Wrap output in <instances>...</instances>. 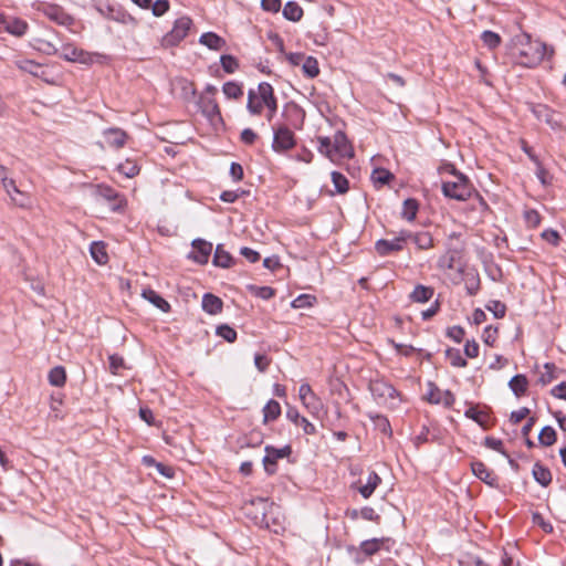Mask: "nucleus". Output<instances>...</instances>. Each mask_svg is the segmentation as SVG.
<instances>
[{
  "mask_svg": "<svg viewBox=\"0 0 566 566\" xmlns=\"http://www.w3.org/2000/svg\"><path fill=\"white\" fill-rule=\"evenodd\" d=\"M547 54L546 44L531 40L527 34H518L513 39L512 55L523 66H536Z\"/></svg>",
  "mask_w": 566,
  "mask_h": 566,
  "instance_id": "f257e3e1",
  "label": "nucleus"
},
{
  "mask_svg": "<svg viewBox=\"0 0 566 566\" xmlns=\"http://www.w3.org/2000/svg\"><path fill=\"white\" fill-rule=\"evenodd\" d=\"M441 174L447 175L442 181V192L447 198L464 201L472 197L474 189L470 180L452 165H444Z\"/></svg>",
  "mask_w": 566,
  "mask_h": 566,
  "instance_id": "f03ea898",
  "label": "nucleus"
},
{
  "mask_svg": "<svg viewBox=\"0 0 566 566\" xmlns=\"http://www.w3.org/2000/svg\"><path fill=\"white\" fill-rule=\"evenodd\" d=\"M317 142L318 151L333 163L354 156L353 147L343 132H336L333 137L319 136Z\"/></svg>",
  "mask_w": 566,
  "mask_h": 566,
  "instance_id": "7ed1b4c3",
  "label": "nucleus"
},
{
  "mask_svg": "<svg viewBox=\"0 0 566 566\" xmlns=\"http://www.w3.org/2000/svg\"><path fill=\"white\" fill-rule=\"evenodd\" d=\"M265 106L274 108V91L271 84L262 82L256 88L249 90L247 108L251 115H260Z\"/></svg>",
  "mask_w": 566,
  "mask_h": 566,
  "instance_id": "20e7f679",
  "label": "nucleus"
},
{
  "mask_svg": "<svg viewBox=\"0 0 566 566\" xmlns=\"http://www.w3.org/2000/svg\"><path fill=\"white\" fill-rule=\"evenodd\" d=\"M264 451L265 455L262 459V464L265 473L269 476L276 474L279 460L287 459L290 463L296 462V460L292 458L293 448L291 444H285L282 448H276L272 444H266Z\"/></svg>",
  "mask_w": 566,
  "mask_h": 566,
  "instance_id": "39448f33",
  "label": "nucleus"
},
{
  "mask_svg": "<svg viewBox=\"0 0 566 566\" xmlns=\"http://www.w3.org/2000/svg\"><path fill=\"white\" fill-rule=\"evenodd\" d=\"M368 389L377 403H387L388 400L400 398L401 394L390 382L384 378L371 379Z\"/></svg>",
  "mask_w": 566,
  "mask_h": 566,
  "instance_id": "423d86ee",
  "label": "nucleus"
},
{
  "mask_svg": "<svg viewBox=\"0 0 566 566\" xmlns=\"http://www.w3.org/2000/svg\"><path fill=\"white\" fill-rule=\"evenodd\" d=\"M412 235V231L400 230L399 235L392 240L379 239L375 243V250L380 256H387L395 252L402 251L405 243Z\"/></svg>",
  "mask_w": 566,
  "mask_h": 566,
  "instance_id": "0eeeda50",
  "label": "nucleus"
},
{
  "mask_svg": "<svg viewBox=\"0 0 566 566\" xmlns=\"http://www.w3.org/2000/svg\"><path fill=\"white\" fill-rule=\"evenodd\" d=\"M458 273L460 277L453 283L459 284L460 281H464L467 294L475 296L481 289V279L478 270L475 268H468L465 264H460V266H458Z\"/></svg>",
  "mask_w": 566,
  "mask_h": 566,
  "instance_id": "6e6552de",
  "label": "nucleus"
},
{
  "mask_svg": "<svg viewBox=\"0 0 566 566\" xmlns=\"http://www.w3.org/2000/svg\"><path fill=\"white\" fill-rule=\"evenodd\" d=\"M197 105L201 114L209 120L210 124L218 125L222 123L220 107L216 97L209 95H199Z\"/></svg>",
  "mask_w": 566,
  "mask_h": 566,
  "instance_id": "1a4fd4ad",
  "label": "nucleus"
},
{
  "mask_svg": "<svg viewBox=\"0 0 566 566\" xmlns=\"http://www.w3.org/2000/svg\"><path fill=\"white\" fill-rule=\"evenodd\" d=\"M294 133L286 126L273 128L272 149L276 153H285L295 146Z\"/></svg>",
  "mask_w": 566,
  "mask_h": 566,
  "instance_id": "9d476101",
  "label": "nucleus"
},
{
  "mask_svg": "<svg viewBox=\"0 0 566 566\" xmlns=\"http://www.w3.org/2000/svg\"><path fill=\"white\" fill-rule=\"evenodd\" d=\"M191 247L192 250L187 254V259L200 265L207 264L212 252V243L205 239L196 238L192 240Z\"/></svg>",
  "mask_w": 566,
  "mask_h": 566,
  "instance_id": "9b49d317",
  "label": "nucleus"
},
{
  "mask_svg": "<svg viewBox=\"0 0 566 566\" xmlns=\"http://www.w3.org/2000/svg\"><path fill=\"white\" fill-rule=\"evenodd\" d=\"M492 409L489 406H483V410L479 409V405H470L464 411V417L473 420L483 430H490L494 426V420L491 419Z\"/></svg>",
  "mask_w": 566,
  "mask_h": 566,
  "instance_id": "f8f14e48",
  "label": "nucleus"
},
{
  "mask_svg": "<svg viewBox=\"0 0 566 566\" xmlns=\"http://www.w3.org/2000/svg\"><path fill=\"white\" fill-rule=\"evenodd\" d=\"M478 255L488 276L494 282L502 281L503 271L502 268L494 262L493 253L485 248H481L478 250Z\"/></svg>",
  "mask_w": 566,
  "mask_h": 566,
  "instance_id": "ddd939ff",
  "label": "nucleus"
},
{
  "mask_svg": "<svg viewBox=\"0 0 566 566\" xmlns=\"http://www.w3.org/2000/svg\"><path fill=\"white\" fill-rule=\"evenodd\" d=\"M191 25L192 21L188 17L177 19L174 23L172 30L165 36L166 44L176 45L179 43L187 36Z\"/></svg>",
  "mask_w": 566,
  "mask_h": 566,
  "instance_id": "4468645a",
  "label": "nucleus"
},
{
  "mask_svg": "<svg viewBox=\"0 0 566 566\" xmlns=\"http://www.w3.org/2000/svg\"><path fill=\"white\" fill-rule=\"evenodd\" d=\"M252 503H258L261 506V517L260 521L258 522L261 527L270 528L271 524H280L279 518L272 516L274 514V511L280 509L277 505H275L273 502H270L268 499L264 497H258Z\"/></svg>",
  "mask_w": 566,
  "mask_h": 566,
  "instance_id": "2eb2a0df",
  "label": "nucleus"
},
{
  "mask_svg": "<svg viewBox=\"0 0 566 566\" xmlns=\"http://www.w3.org/2000/svg\"><path fill=\"white\" fill-rule=\"evenodd\" d=\"M470 467L475 478L481 480L490 488H499V478L481 460L472 461Z\"/></svg>",
  "mask_w": 566,
  "mask_h": 566,
  "instance_id": "dca6fc26",
  "label": "nucleus"
},
{
  "mask_svg": "<svg viewBox=\"0 0 566 566\" xmlns=\"http://www.w3.org/2000/svg\"><path fill=\"white\" fill-rule=\"evenodd\" d=\"M387 541H389V538L386 537H374L370 539L363 541L359 545L358 554L355 557V562L363 563L366 557H371L376 555L380 551L381 545Z\"/></svg>",
  "mask_w": 566,
  "mask_h": 566,
  "instance_id": "f3484780",
  "label": "nucleus"
},
{
  "mask_svg": "<svg viewBox=\"0 0 566 566\" xmlns=\"http://www.w3.org/2000/svg\"><path fill=\"white\" fill-rule=\"evenodd\" d=\"M463 259V249L462 248H449L446 254L441 255L438 260V266L441 269H458L460 264H464L462 262Z\"/></svg>",
  "mask_w": 566,
  "mask_h": 566,
  "instance_id": "a211bd4d",
  "label": "nucleus"
},
{
  "mask_svg": "<svg viewBox=\"0 0 566 566\" xmlns=\"http://www.w3.org/2000/svg\"><path fill=\"white\" fill-rule=\"evenodd\" d=\"M62 56L64 60L70 62H78L82 64H92L94 62L95 54L83 51L82 49L73 45H65L63 48Z\"/></svg>",
  "mask_w": 566,
  "mask_h": 566,
  "instance_id": "6ab92c4d",
  "label": "nucleus"
},
{
  "mask_svg": "<svg viewBox=\"0 0 566 566\" xmlns=\"http://www.w3.org/2000/svg\"><path fill=\"white\" fill-rule=\"evenodd\" d=\"M286 418L295 426H301L304 434L313 436L316 433V427L305 417L301 416L296 407L287 403Z\"/></svg>",
  "mask_w": 566,
  "mask_h": 566,
  "instance_id": "aec40b11",
  "label": "nucleus"
},
{
  "mask_svg": "<svg viewBox=\"0 0 566 566\" xmlns=\"http://www.w3.org/2000/svg\"><path fill=\"white\" fill-rule=\"evenodd\" d=\"M0 28L15 36H22L27 32L28 24L18 18L0 15Z\"/></svg>",
  "mask_w": 566,
  "mask_h": 566,
  "instance_id": "412c9836",
  "label": "nucleus"
},
{
  "mask_svg": "<svg viewBox=\"0 0 566 566\" xmlns=\"http://www.w3.org/2000/svg\"><path fill=\"white\" fill-rule=\"evenodd\" d=\"M97 195L111 202L112 210L125 209L127 206L126 200L108 186H98Z\"/></svg>",
  "mask_w": 566,
  "mask_h": 566,
  "instance_id": "4be33fe9",
  "label": "nucleus"
},
{
  "mask_svg": "<svg viewBox=\"0 0 566 566\" xmlns=\"http://www.w3.org/2000/svg\"><path fill=\"white\" fill-rule=\"evenodd\" d=\"M237 259L228 251L224 250L223 244H217L212 258V264L221 269H230L235 265Z\"/></svg>",
  "mask_w": 566,
  "mask_h": 566,
  "instance_id": "5701e85b",
  "label": "nucleus"
},
{
  "mask_svg": "<svg viewBox=\"0 0 566 566\" xmlns=\"http://www.w3.org/2000/svg\"><path fill=\"white\" fill-rule=\"evenodd\" d=\"M105 144L108 147L119 149L127 140V134L120 128H108L103 132Z\"/></svg>",
  "mask_w": 566,
  "mask_h": 566,
  "instance_id": "b1692460",
  "label": "nucleus"
},
{
  "mask_svg": "<svg viewBox=\"0 0 566 566\" xmlns=\"http://www.w3.org/2000/svg\"><path fill=\"white\" fill-rule=\"evenodd\" d=\"M142 296L163 313H169L171 311L169 302L151 287L144 289Z\"/></svg>",
  "mask_w": 566,
  "mask_h": 566,
  "instance_id": "393cba45",
  "label": "nucleus"
},
{
  "mask_svg": "<svg viewBox=\"0 0 566 566\" xmlns=\"http://www.w3.org/2000/svg\"><path fill=\"white\" fill-rule=\"evenodd\" d=\"M532 476L542 488H547L553 480L551 470L541 461H536L532 468Z\"/></svg>",
  "mask_w": 566,
  "mask_h": 566,
  "instance_id": "a878e982",
  "label": "nucleus"
},
{
  "mask_svg": "<svg viewBox=\"0 0 566 566\" xmlns=\"http://www.w3.org/2000/svg\"><path fill=\"white\" fill-rule=\"evenodd\" d=\"M202 310L209 315H217L222 312L223 301L213 293H205L201 302Z\"/></svg>",
  "mask_w": 566,
  "mask_h": 566,
  "instance_id": "bb28decb",
  "label": "nucleus"
},
{
  "mask_svg": "<svg viewBox=\"0 0 566 566\" xmlns=\"http://www.w3.org/2000/svg\"><path fill=\"white\" fill-rule=\"evenodd\" d=\"M262 413H263V420H262L263 424H268L270 422L277 420L282 413V408H281L280 402L276 401L275 399L268 400V402L264 405V407L262 409Z\"/></svg>",
  "mask_w": 566,
  "mask_h": 566,
  "instance_id": "cd10ccee",
  "label": "nucleus"
},
{
  "mask_svg": "<svg viewBox=\"0 0 566 566\" xmlns=\"http://www.w3.org/2000/svg\"><path fill=\"white\" fill-rule=\"evenodd\" d=\"M528 379L524 374L514 375L509 381V388L512 392L517 397H523L526 395L528 389Z\"/></svg>",
  "mask_w": 566,
  "mask_h": 566,
  "instance_id": "c85d7f7f",
  "label": "nucleus"
},
{
  "mask_svg": "<svg viewBox=\"0 0 566 566\" xmlns=\"http://www.w3.org/2000/svg\"><path fill=\"white\" fill-rule=\"evenodd\" d=\"M532 112L538 120L545 122L552 127H555L558 124L557 119L555 118L556 114L546 105H534L532 106Z\"/></svg>",
  "mask_w": 566,
  "mask_h": 566,
  "instance_id": "c756f323",
  "label": "nucleus"
},
{
  "mask_svg": "<svg viewBox=\"0 0 566 566\" xmlns=\"http://www.w3.org/2000/svg\"><path fill=\"white\" fill-rule=\"evenodd\" d=\"M90 253L92 259L99 265L108 262L106 244L103 241H93L90 245Z\"/></svg>",
  "mask_w": 566,
  "mask_h": 566,
  "instance_id": "7c9ffc66",
  "label": "nucleus"
},
{
  "mask_svg": "<svg viewBox=\"0 0 566 566\" xmlns=\"http://www.w3.org/2000/svg\"><path fill=\"white\" fill-rule=\"evenodd\" d=\"M434 293V289L431 286L417 284L410 294V300L415 303H427L429 302Z\"/></svg>",
  "mask_w": 566,
  "mask_h": 566,
  "instance_id": "2f4dec72",
  "label": "nucleus"
},
{
  "mask_svg": "<svg viewBox=\"0 0 566 566\" xmlns=\"http://www.w3.org/2000/svg\"><path fill=\"white\" fill-rule=\"evenodd\" d=\"M67 374L65 367L59 365L50 369L48 375L49 384L53 387H64L66 384Z\"/></svg>",
  "mask_w": 566,
  "mask_h": 566,
  "instance_id": "473e14b6",
  "label": "nucleus"
},
{
  "mask_svg": "<svg viewBox=\"0 0 566 566\" xmlns=\"http://www.w3.org/2000/svg\"><path fill=\"white\" fill-rule=\"evenodd\" d=\"M367 417L374 422L375 428L381 433L388 437L392 436L391 424L385 415L367 412Z\"/></svg>",
  "mask_w": 566,
  "mask_h": 566,
  "instance_id": "72a5a7b5",
  "label": "nucleus"
},
{
  "mask_svg": "<svg viewBox=\"0 0 566 566\" xmlns=\"http://www.w3.org/2000/svg\"><path fill=\"white\" fill-rule=\"evenodd\" d=\"M199 42L202 45H206L207 48L216 51L222 50L226 46V41L213 32L203 33L200 36Z\"/></svg>",
  "mask_w": 566,
  "mask_h": 566,
  "instance_id": "f704fd0d",
  "label": "nucleus"
},
{
  "mask_svg": "<svg viewBox=\"0 0 566 566\" xmlns=\"http://www.w3.org/2000/svg\"><path fill=\"white\" fill-rule=\"evenodd\" d=\"M298 394H300V398L303 401V403L305 405V407H307V408L313 407L314 409L317 408L316 405L319 403V400L317 399V397L315 396V394L313 392V390L308 384H302L300 386Z\"/></svg>",
  "mask_w": 566,
  "mask_h": 566,
  "instance_id": "c9c22d12",
  "label": "nucleus"
},
{
  "mask_svg": "<svg viewBox=\"0 0 566 566\" xmlns=\"http://www.w3.org/2000/svg\"><path fill=\"white\" fill-rule=\"evenodd\" d=\"M370 179L375 187H382L394 179V175L384 168L374 169Z\"/></svg>",
  "mask_w": 566,
  "mask_h": 566,
  "instance_id": "e433bc0d",
  "label": "nucleus"
},
{
  "mask_svg": "<svg viewBox=\"0 0 566 566\" xmlns=\"http://www.w3.org/2000/svg\"><path fill=\"white\" fill-rule=\"evenodd\" d=\"M444 354L453 367L464 368L468 366V360L465 357L462 356L460 349L448 347Z\"/></svg>",
  "mask_w": 566,
  "mask_h": 566,
  "instance_id": "4c0bfd02",
  "label": "nucleus"
},
{
  "mask_svg": "<svg viewBox=\"0 0 566 566\" xmlns=\"http://www.w3.org/2000/svg\"><path fill=\"white\" fill-rule=\"evenodd\" d=\"M247 290L254 296L262 300H270L275 296L276 290L271 286H258L254 284H248Z\"/></svg>",
  "mask_w": 566,
  "mask_h": 566,
  "instance_id": "58836bf2",
  "label": "nucleus"
},
{
  "mask_svg": "<svg viewBox=\"0 0 566 566\" xmlns=\"http://www.w3.org/2000/svg\"><path fill=\"white\" fill-rule=\"evenodd\" d=\"M557 440V432L552 426H545L542 428L538 434V442L543 447H551Z\"/></svg>",
  "mask_w": 566,
  "mask_h": 566,
  "instance_id": "ea45409f",
  "label": "nucleus"
},
{
  "mask_svg": "<svg viewBox=\"0 0 566 566\" xmlns=\"http://www.w3.org/2000/svg\"><path fill=\"white\" fill-rule=\"evenodd\" d=\"M283 15L290 21L297 22L303 17V9L296 2L290 1L283 8Z\"/></svg>",
  "mask_w": 566,
  "mask_h": 566,
  "instance_id": "a19ab883",
  "label": "nucleus"
},
{
  "mask_svg": "<svg viewBox=\"0 0 566 566\" xmlns=\"http://www.w3.org/2000/svg\"><path fill=\"white\" fill-rule=\"evenodd\" d=\"M9 196L17 208H20V209H30L31 208L30 197L27 193L20 191L15 185H14V188H11V195H9Z\"/></svg>",
  "mask_w": 566,
  "mask_h": 566,
  "instance_id": "79ce46f5",
  "label": "nucleus"
},
{
  "mask_svg": "<svg viewBox=\"0 0 566 566\" xmlns=\"http://www.w3.org/2000/svg\"><path fill=\"white\" fill-rule=\"evenodd\" d=\"M176 87L181 91V97L185 101H190L196 96L195 84L186 78H178L176 81Z\"/></svg>",
  "mask_w": 566,
  "mask_h": 566,
  "instance_id": "37998d69",
  "label": "nucleus"
},
{
  "mask_svg": "<svg viewBox=\"0 0 566 566\" xmlns=\"http://www.w3.org/2000/svg\"><path fill=\"white\" fill-rule=\"evenodd\" d=\"M302 71L307 77L314 78L319 74L318 62L313 56H305L302 63Z\"/></svg>",
  "mask_w": 566,
  "mask_h": 566,
  "instance_id": "c03bdc74",
  "label": "nucleus"
},
{
  "mask_svg": "<svg viewBox=\"0 0 566 566\" xmlns=\"http://www.w3.org/2000/svg\"><path fill=\"white\" fill-rule=\"evenodd\" d=\"M216 335L228 343H234L238 338L237 331L229 324H220L216 327Z\"/></svg>",
  "mask_w": 566,
  "mask_h": 566,
  "instance_id": "a18cd8bd",
  "label": "nucleus"
},
{
  "mask_svg": "<svg viewBox=\"0 0 566 566\" xmlns=\"http://www.w3.org/2000/svg\"><path fill=\"white\" fill-rule=\"evenodd\" d=\"M264 434L261 430L253 429L245 437L241 447L256 448L263 443Z\"/></svg>",
  "mask_w": 566,
  "mask_h": 566,
  "instance_id": "49530a36",
  "label": "nucleus"
},
{
  "mask_svg": "<svg viewBox=\"0 0 566 566\" xmlns=\"http://www.w3.org/2000/svg\"><path fill=\"white\" fill-rule=\"evenodd\" d=\"M117 170L127 178H134L139 174V166L134 160L126 159L117 166Z\"/></svg>",
  "mask_w": 566,
  "mask_h": 566,
  "instance_id": "de8ad7c7",
  "label": "nucleus"
},
{
  "mask_svg": "<svg viewBox=\"0 0 566 566\" xmlns=\"http://www.w3.org/2000/svg\"><path fill=\"white\" fill-rule=\"evenodd\" d=\"M222 92L227 98L239 99L243 95V88L235 82H227L222 86Z\"/></svg>",
  "mask_w": 566,
  "mask_h": 566,
  "instance_id": "09e8293b",
  "label": "nucleus"
},
{
  "mask_svg": "<svg viewBox=\"0 0 566 566\" xmlns=\"http://www.w3.org/2000/svg\"><path fill=\"white\" fill-rule=\"evenodd\" d=\"M409 239H412L416 245L421 250H427L432 247V237L429 232H412Z\"/></svg>",
  "mask_w": 566,
  "mask_h": 566,
  "instance_id": "8fccbe9b",
  "label": "nucleus"
},
{
  "mask_svg": "<svg viewBox=\"0 0 566 566\" xmlns=\"http://www.w3.org/2000/svg\"><path fill=\"white\" fill-rule=\"evenodd\" d=\"M317 302L315 295L312 294H300L296 298L291 302L293 308H307L312 307Z\"/></svg>",
  "mask_w": 566,
  "mask_h": 566,
  "instance_id": "3c124183",
  "label": "nucleus"
},
{
  "mask_svg": "<svg viewBox=\"0 0 566 566\" xmlns=\"http://www.w3.org/2000/svg\"><path fill=\"white\" fill-rule=\"evenodd\" d=\"M483 446L501 453L503 457H509V452L504 449L503 441L501 439L488 436L483 440Z\"/></svg>",
  "mask_w": 566,
  "mask_h": 566,
  "instance_id": "603ef678",
  "label": "nucleus"
},
{
  "mask_svg": "<svg viewBox=\"0 0 566 566\" xmlns=\"http://www.w3.org/2000/svg\"><path fill=\"white\" fill-rule=\"evenodd\" d=\"M485 308L493 313V316L495 318H503L506 314V305L499 301V300H491L486 305Z\"/></svg>",
  "mask_w": 566,
  "mask_h": 566,
  "instance_id": "864d4df0",
  "label": "nucleus"
},
{
  "mask_svg": "<svg viewBox=\"0 0 566 566\" xmlns=\"http://www.w3.org/2000/svg\"><path fill=\"white\" fill-rule=\"evenodd\" d=\"M499 334V326L488 325L482 333V340L485 345L493 347Z\"/></svg>",
  "mask_w": 566,
  "mask_h": 566,
  "instance_id": "5fc2aeb1",
  "label": "nucleus"
},
{
  "mask_svg": "<svg viewBox=\"0 0 566 566\" xmlns=\"http://www.w3.org/2000/svg\"><path fill=\"white\" fill-rule=\"evenodd\" d=\"M544 368L546 370L545 374H543L539 378H538V382L542 385V386H546L547 384L552 382L554 379L557 378V375H556V366L554 363H545L544 364Z\"/></svg>",
  "mask_w": 566,
  "mask_h": 566,
  "instance_id": "6e6d98bb",
  "label": "nucleus"
},
{
  "mask_svg": "<svg viewBox=\"0 0 566 566\" xmlns=\"http://www.w3.org/2000/svg\"><path fill=\"white\" fill-rule=\"evenodd\" d=\"M541 238L553 247H558L562 241V237H560L559 232L552 228L545 229L541 233Z\"/></svg>",
  "mask_w": 566,
  "mask_h": 566,
  "instance_id": "4d7b16f0",
  "label": "nucleus"
},
{
  "mask_svg": "<svg viewBox=\"0 0 566 566\" xmlns=\"http://www.w3.org/2000/svg\"><path fill=\"white\" fill-rule=\"evenodd\" d=\"M481 40H482L483 44L485 46H488L489 49H495L501 43L500 35L497 33H495V32H492V31H484L481 34Z\"/></svg>",
  "mask_w": 566,
  "mask_h": 566,
  "instance_id": "13d9d810",
  "label": "nucleus"
},
{
  "mask_svg": "<svg viewBox=\"0 0 566 566\" xmlns=\"http://www.w3.org/2000/svg\"><path fill=\"white\" fill-rule=\"evenodd\" d=\"M332 181L334 184L335 189L339 193H344V192H346L348 190V180L340 172L333 171L332 172Z\"/></svg>",
  "mask_w": 566,
  "mask_h": 566,
  "instance_id": "bf43d9fd",
  "label": "nucleus"
},
{
  "mask_svg": "<svg viewBox=\"0 0 566 566\" xmlns=\"http://www.w3.org/2000/svg\"><path fill=\"white\" fill-rule=\"evenodd\" d=\"M17 66L21 71L30 73V74H32L34 76H38L39 75V71L41 70V65L35 63L34 61H31V60L19 61L17 63Z\"/></svg>",
  "mask_w": 566,
  "mask_h": 566,
  "instance_id": "052dcab7",
  "label": "nucleus"
},
{
  "mask_svg": "<svg viewBox=\"0 0 566 566\" xmlns=\"http://www.w3.org/2000/svg\"><path fill=\"white\" fill-rule=\"evenodd\" d=\"M429 391L426 396V400L432 405L441 403V392L439 387L433 382H428Z\"/></svg>",
  "mask_w": 566,
  "mask_h": 566,
  "instance_id": "680f3d73",
  "label": "nucleus"
},
{
  "mask_svg": "<svg viewBox=\"0 0 566 566\" xmlns=\"http://www.w3.org/2000/svg\"><path fill=\"white\" fill-rule=\"evenodd\" d=\"M532 522L533 524L541 527L542 531L547 534L553 533L554 531L553 525L549 522H547L539 512L532 513Z\"/></svg>",
  "mask_w": 566,
  "mask_h": 566,
  "instance_id": "e2e57ef3",
  "label": "nucleus"
},
{
  "mask_svg": "<svg viewBox=\"0 0 566 566\" xmlns=\"http://www.w3.org/2000/svg\"><path fill=\"white\" fill-rule=\"evenodd\" d=\"M109 371L113 375H117L119 369L125 368V360L118 354H112L108 356Z\"/></svg>",
  "mask_w": 566,
  "mask_h": 566,
  "instance_id": "0e129e2a",
  "label": "nucleus"
},
{
  "mask_svg": "<svg viewBox=\"0 0 566 566\" xmlns=\"http://www.w3.org/2000/svg\"><path fill=\"white\" fill-rule=\"evenodd\" d=\"M465 335V331L460 325H454L451 327H448L446 331V336L451 338L453 342L460 344L463 340V337Z\"/></svg>",
  "mask_w": 566,
  "mask_h": 566,
  "instance_id": "69168bd1",
  "label": "nucleus"
},
{
  "mask_svg": "<svg viewBox=\"0 0 566 566\" xmlns=\"http://www.w3.org/2000/svg\"><path fill=\"white\" fill-rule=\"evenodd\" d=\"M169 8L170 4L168 0H156L155 2L151 1L149 9H151L155 17H161L169 10Z\"/></svg>",
  "mask_w": 566,
  "mask_h": 566,
  "instance_id": "338daca9",
  "label": "nucleus"
},
{
  "mask_svg": "<svg viewBox=\"0 0 566 566\" xmlns=\"http://www.w3.org/2000/svg\"><path fill=\"white\" fill-rule=\"evenodd\" d=\"M461 566H491L489 563L484 562L481 557L469 554L467 559L460 562Z\"/></svg>",
  "mask_w": 566,
  "mask_h": 566,
  "instance_id": "774afa93",
  "label": "nucleus"
}]
</instances>
